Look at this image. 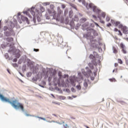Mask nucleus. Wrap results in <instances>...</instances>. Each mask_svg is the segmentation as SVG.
<instances>
[{
    "instance_id": "obj_16",
    "label": "nucleus",
    "mask_w": 128,
    "mask_h": 128,
    "mask_svg": "<svg viewBox=\"0 0 128 128\" xmlns=\"http://www.w3.org/2000/svg\"><path fill=\"white\" fill-rule=\"evenodd\" d=\"M92 63L94 66H97V62H96L95 60H92Z\"/></svg>"
},
{
    "instance_id": "obj_47",
    "label": "nucleus",
    "mask_w": 128,
    "mask_h": 128,
    "mask_svg": "<svg viewBox=\"0 0 128 128\" xmlns=\"http://www.w3.org/2000/svg\"><path fill=\"white\" fill-rule=\"evenodd\" d=\"M26 116H31V115L28 114H26Z\"/></svg>"
},
{
    "instance_id": "obj_48",
    "label": "nucleus",
    "mask_w": 128,
    "mask_h": 128,
    "mask_svg": "<svg viewBox=\"0 0 128 128\" xmlns=\"http://www.w3.org/2000/svg\"><path fill=\"white\" fill-rule=\"evenodd\" d=\"M7 71H8V72L10 74V70H9L8 69L7 70Z\"/></svg>"
},
{
    "instance_id": "obj_4",
    "label": "nucleus",
    "mask_w": 128,
    "mask_h": 128,
    "mask_svg": "<svg viewBox=\"0 0 128 128\" xmlns=\"http://www.w3.org/2000/svg\"><path fill=\"white\" fill-rule=\"evenodd\" d=\"M119 28L122 30L123 33L124 34H128V28H127L126 26L120 25Z\"/></svg>"
},
{
    "instance_id": "obj_57",
    "label": "nucleus",
    "mask_w": 128,
    "mask_h": 128,
    "mask_svg": "<svg viewBox=\"0 0 128 128\" xmlns=\"http://www.w3.org/2000/svg\"><path fill=\"white\" fill-rule=\"evenodd\" d=\"M86 128H90V127L88 126H86Z\"/></svg>"
},
{
    "instance_id": "obj_35",
    "label": "nucleus",
    "mask_w": 128,
    "mask_h": 128,
    "mask_svg": "<svg viewBox=\"0 0 128 128\" xmlns=\"http://www.w3.org/2000/svg\"><path fill=\"white\" fill-rule=\"evenodd\" d=\"M63 78H68V75H64L63 76Z\"/></svg>"
},
{
    "instance_id": "obj_34",
    "label": "nucleus",
    "mask_w": 128,
    "mask_h": 128,
    "mask_svg": "<svg viewBox=\"0 0 128 128\" xmlns=\"http://www.w3.org/2000/svg\"><path fill=\"white\" fill-rule=\"evenodd\" d=\"M120 104H122V105H124L126 104V102H122V101H120Z\"/></svg>"
},
{
    "instance_id": "obj_13",
    "label": "nucleus",
    "mask_w": 128,
    "mask_h": 128,
    "mask_svg": "<svg viewBox=\"0 0 128 128\" xmlns=\"http://www.w3.org/2000/svg\"><path fill=\"white\" fill-rule=\"evenodd\" d=\"M114 32H119V34H118V35H120V36H122V33L121 31L118 30V29H117L116 28H114Z\"/></svg>"
},
{
    "instance_id": "obj_53",
    "label": "nucleus",
    "mask_w": 128,
    "mask_h": 128,
    "mask_svg": "<svg viewBox=\"0 0 128 128\" xmlns=\"http://www.w3.org/2000/svg\"><path fill=\"white\" fill-rule=\"evenodd\" d=\"M72 119H74V120L76 119V118H74V117H72Z\"/></svg>"
},
{
    "instance_id": "obj_62",
    "label": "nucleus",
    "mask_w": 128,
    "mask_h": 128,
    "mask_svg": "<svg viewBox=\"0 0 128 128\" xmlns=\"http://www.w3.org/2000/svg\"><path fill=\"white\" fill-rule=\"evenodd\" d=\"M62 85H64V84H63Z\"/></svg>"
},
{
    "instance_id": "obj_37",
    "label": "nucleus",
    "mask_w": 128,
    "mask_h": 128,
    "mask_svg": "<svg viewBox=\"0 0 128 128\" xmlns=\"http://www.w3.org/2000/svg\"><path fill=\"white\" fill-rule=\"evenodd\" d=\"M106 20L109 22L110 20V18L109 17L106 18Z\"/></svg>"
},
{
    "instance_id": "obj_61",
    "label": "nucleus",
    "mask_w": 128,
    "mask_h": 128,
    "mask_svg": "<svg viewBox=\"0 0 128 128\" xmlns=\"http://www.w3.org/2000/svg\"><path fill=\"white\" fill-rule=\"evenodd\" d=\"M126 0L128 1V0Z\"/></svg>"
},
{
    "instance_id": "obj_21",
    "label": "nucleus",
    "mask_w": 128,
    "mask_h": 128,
    "mask_svg": "<svg viewBox=\"0 0 128 128\" xmlns=\"http://www.w3.org/2000/svg\"><path fill=\"white\" fill-rule=\"evenodd\" d=\"M89 58L92 60H94V56L92 54H90L89 56Z\"/></svg>"
},
{
    "instance_id": "obj_46",
    "label": "nucleus",
    "mask_w": 128,
    "mask_h": 128,
    "mask_svg": "<svg viewBox=\"0 0 128 128\" xmlns=\"http://www.w3.org/2000/svg\"><path fill=\"white\" fill-rule=\"evenodd\" d=\"M28 12L27 11H26L24 12V14H28Z\"/></svg>"
},
{
    "instance_id": "obj_19",
    "label": "nucleus",
    "mask_w": 128,
    "mask_h": 128,
    "mask_svg": "<svg viewBox=\"0 0 128 128\" xmlns=\"http://www.w3.org/2000/svg\"><path fill=\"white\" fill-rule=\"evenodd\" d=\"M98 18H99V20H100V22L102 24H104V21H102V17H100V16H98Z\"/></svg>"
},
{
    "instance_id": "obj_20",
    "label": "nucleus",
    "mask_w": 128,
    "mask_h": 128,
    "mask_svg": "<svg viewBox=\"0 0 128 128\" xmlns=\"http://www.w3.org/2000/svg\"><path fill=\"white\" fill-rule=\"evenodd\" d=\"M110 82H116V80L115 78H110Z\"/></svg>"
},
{
    "instance_id": "obj_40",
    "label": "nucleus",
    "mask_w": 128,
    "mask_h": 128,
    "mask_svg": "<svg viewBox=\"0 0 128 128\" xmlns=\"http://www.w3.org/2000/svg\"><path fill=\"white\" fill-rule=\"evenodd\" d=\"M14 62H18V59H17L16 58H14Z\"/></svg>"
},
{
    "instance_id": "obj_26",
    "label": "nucleus",
    "mask_w": 128,
    "mask_h": 128,
    "mask_svg": "<svg viewBox=\"0 0 128 128\" xmlns=\"http://www.w3.org/2000/svg\"><path fill=\"white\" fill-rule=\"evenodd\" d=\"M118 62H119V64H122V61L121 59H118Z\"/></svg>"
},
{
    "instance_id": "obj_33",
    "label": "nucleus",
    "mask_w": 128,
    "mask_h": 128,
    "mask_svg": "<svg viewBox=\"0 0 128 128\" xmlns=\"http://www.w3.org/2000/svg\"><path fill=\"white\" fill-rule=\"evenodd\" d=\"M39 49L38 48H34V51L35 52H39Z\"/></svg>"
},
{
    "instance_id": "obj_31",
    "label": "nucleus",
    "mask_w": 128,
    "mask_h": 128,
    "mask_svg": "<svg viewBox=\"0 0 128 128\" xmlns=\"http://www.w3.org/2000/svg\"><path fill=\"white\" fill-rule=\"evenodd\" d=\"M60 100H66V96H60Z\"/></svg>"
},
{
    "instance_id": "obj_7",
    "label": "nucleus",
    "mask_w": 128,
    "mask_h": 128,
    "mask_svg": "<svg viewBox=\"0 0 128 128\" xmlns=\"http://www.w3.org/2000/svg\"><path fill=\"white\" fill-rule=\"evenodd\" d=\"M21 20H22V21L26 22L27 24H30V22L28 21V18L23 16H21Z\"/></svg>"
},
{
    "instance_id": "obj_41",
    "label": "nucleus",
    "mask_w": 128,
    "mask_h": 128,
    "mask_svg": "<svg viewBox=\"0 0 128 128\" xmlns=\"http://www.w3.org/2000/svg\"><path fill=\"white\" fill-rule=\"evenodd\" d=\"M118 66V63H115L114 64V66L117 67Z\"/></svg>"
},
{
    "instance_id": "obj_28",
    "label": "nucleus",
    "mask_w": 128,
    "mask_h": 128,
    "mask_svg": "<svg viewBox=\"0 0 128 128\" xmlns=\"http://www.w3.org/2000/svg\"><path fill=\"white\" fill-rule=\"evenodd\" d=\"M81 20L82 22H86V18H83L81 19Z\"/></svg>"
},
{
    "instance_id": "obj_59",
    "label": "nucleus",
    "mask_w": 128,
    "mask_h": 128,
    "mask_svg": "<svg viewBox=\"0 0 128 128\" xmlns=\"http://www.w3.org/2000/svg\"><path fill=\"white\" fill-rule=\"evenodd\" d=\"M94 78H92V80H94Z\"/></svg>"
},
{
    "instance_id": "obj_24",
    "label": "nucleus",
    "mask_w": 128,
    "mask_h": 128,
    "mask_svg": "<svg viewBox=\"0 0 128 128\" xmlns=\"http://www.w3.org/2000/svg\"><path fill=\"white\" fill-rule=\"evenodd\" d=\"M84 86L86 87V88H88V84L86 82H84Z\"/></svg>"
},
{
    "instance_id": "obj_60",
    "label": "nucleus",
    "mask_w": 128,
    "mask_h": 128,
    "mask_svg": "<svg viewBox=\"0 0 128 128\" xmlns=\"http://www.w3.org/2000/svg\"><path fill=\"white\" fill-rule=\"evenodd\" d=\"M40 86H41V87H43L42 86H40Z\"/></svg>"
},
{
    "instance_id": "obj_30",
    "label": "nucleus",
    "mask_w": 128,
    "mask_h": 128,
    "mask_svg": "<svg viewBox=\"0 0 128 128\" xmlns=\"http://www.w3.org/2000/svg\"><path fill=\"white\" fill-rule=\"evenodd\" d=\"M50 4V3L48 2L44 3V6H49Z\"/></svg>"
},
{
    "instance_id": "obj_18",
    "label": "nucleus",
    "mask_w": 128,
    "mask_h": 128,
    "mask_svg": "<svg viewBox=\"0 0 128 128\" xmlns=\"http://www.w3.org/2000/svg\"><path fill=\"white\" fill-rule=\"evenodd\" d=\"M20 54L19 53H17L16 55H15V57H16L17 58H20Z\"/></svg>"
},
{
    "instance_id": "obj_5",
    "label": "nucleus",
    "mask_w": 128,
    "mask_h": 128,
    "mask_svg": "<svg viewBox=\"0 0 128 128\" xmlns=\"http://www.w3.org/2000/svg\"><path fill=\"white\" fill-rule=\"evenodd\" d=\"M120 48L122 49V53L124 54H126L127 52H126V46H124V45L122 43L120 44Z\"/></svg>"
},
{
    "instance_id": "obj_38",
    "label": "nucleus",
    "mask_w": 128,
    "mask_h": 128,
    "mask_svg": "<svg viewBox=\"0 0 128 128\" xmlns=\"http://www.w3.org/2000/svg\"><path fill=\"white\" fill-rule=\"evenodd\" d=\"M5 58H8V54H5Z\"/></svg>"
},
{
    "instance_id": "obj_12",
    "label": "nucleus",
    "mask_w": 128,
    "mask_h": 128,
    "mask_svg": "<svg viewBox=\"0 0 128 128\" xmlns=\"http://www.w3.org/2000/svg\"><path fill=\"white\" fill-rule=\"evenodd\" d=\"M4 34L6 36H12L10 32H4Z\"/></svg>"
},
{
    "instance_id": "obj_45",
    "label": "nucleus",
    "mask_w": 128,
    "mask_h": 128,
    "mask_svg": "<svg viewBox=\"0 0 128 128\" xmlns=\"http://www.w3.org/2000/svg\"><path fill=\"white\" fill-rule=\"evenodd\" d=\"M14 50H12L11 49H10L9 50H8V52H13Z\"/></svg>"
},
{
    "instance_id": "obj_2",
    "label": "nucleus",
    "mask_w": 128,
    "mask_h": 128,
    "mask_svg": "<svg viewBox=\"0 0 128 128\" xmlns=\"http://www.w3.org/2000/svg\"><path fill=\"white\" fill-rule=\"evenodd\" d=\"M47 10L45 15L46 20H50L51 17H52V20H59L58 16L56 17V11L54 9H48Z\"/></svg>"
},
{
    "instance_id": "obj_22",
    "label": "nucleus",
    "mask_w": 128,
    "mask_h": 128,
    "mask_svg": "<svg viewBox=\"0 0 128 128\" xmlns=\"http://www.w3.org/2000/svg\"><path fill=\"white\" fill-rule=\"evenodd\" d=\"M88 66L90 68H91L92 69L94 68V66H92V64L91 63H89L88 64Z\"/></svg>"
},
{
    "instance_id": "obj_39",
    "label": "nucleus",
    "mask_w": 128,
    "mask_h": 128,
    "mask_svg": "<svg viewBox=\"0 0 128 128\" xmlns=\"http://www.w3.org/2000/svg\"><path fill=\"white\" fill-rule=\"evenodd\" d=\"M64 128H68V126L66 124H64Z\"/></svg>"
},
{
    "instance_id": "obj_42",
    "label": "nucleus",
    "mask_w": 128,
    "mask_h": 128,
    "mask_svg": "<svg viewBox=\"0 0 128 128\" xmlns=\"http://www.w3.org/2000/svg\"><path fill=\"white\" fill-rule=\"evenodd\" d=\"M38 118H40L41 120H45V118H42V117H38Z\"/></svg>"
},
{
    "instance_id": "obj_29",
    "label": "nucleus",
    "mask_w": 128,
    "mask_h": 128,
    "mask_svg": "<svg viewBox=\"0 0 128 128\" xmlns=\"http://www.w3.org/2000/svg\"><path fill=\"white\" fill-rule=\"evenodd\" d=\"M7 30H8V27H7L6 26H4V28H3V30L6 31Z\"/></svg>"
},
{
    "instance_id": "obj_10",
    "label": "nucleus",
    "mask_w": 128,
    "mask_h": 128,
    "mask_svg": "<svg viewBox=\"0 0 128 128\" xmlns=\"http://www.w3.org/2000/svg\"><path fill=\"white\" fill-rule=\"evenodd\" d=\"M112 24H115V26H118V28H120V25L122 26V24H120V22H115L114 20H112Z\"/></svg>"
},
{
    "instance_id": "obj_14",
    "label": "nucleus",
    "mask_w": 128,
    "mask_h": 128,
    "mask_svg": "<svg viewBox=\"0 0 128 128\" xmlns=\"http://www.w3.org/2000/svg\"><path fill=\"white\" fill-rule=\"evenodd\" d=\"M44 10H44V7L41 6L40 8V12H38L40 14V12H44Z\"/></svg>"
},
{
    "instance_id": "obj_56",
    "label": "nucleus",
    "mask_w": 128,
    "mask_h": 128,
    "mask_svg": "<svg viewBox=\"0 0 128 128\" xmlns=\"http://www.w3.org/2000/svg\"><path fill=\"white\" fill-rule=\"evenodd\" d=\"M89 72H90V73H92V72L90 70H89Z\"/></svg>"
},
{
    "instance_id": "obj_32",
    "label": "nucleus",
    "mask_w": 128,
    "mask_h": 128,
    "mask_svg": "<svg viewBox=\"0 0 128 128\" xmlns=\"http://www.w3.org/2000/svg\"><path fill=\"white\" fill-rule=\"evenodd\" d=\"M71 90H72V92H76V90H75L74 88H71Z\"/></svg>"
},
{
    "instance_id": "obj_50",
    "label": "nucleus",
    "mask_w": 128,
    "mask_h": 128,
    "mask_svg": "<svg viewBox=\"0 0 128 128\" xmlns=\"http://www.w3.org/2000/svg\"><path fill=\"white\" fill-rule=\"evenodd\" d=\"M62 14V11L60 10V14Z\"/></svg>"
},
{
    "instance_id": "obj_1",
    "label": "nucleus",
    "mask_w": 128,
    "mask_h": 128,
    "mask_svg": "<svg viewBox=\"0 0 128 128\" xmlns=\"http://www.w3.org/2000/svg\"><path fill=\"white\" fill-rule=\"evenodd\" d=\"M0 100H2V102H8L9 104H11L12 108H14L15 109L20 108L22 111H24V108L23 104H22L20 102H18V100H15L11 102L8 98L4 97L2 94H0Z\"/></svg>"
},
{
    "instance_id": "obj_27",
    "label": "nucleus",
    "mask_w": 128,
    "mask_h": 128,
    "mask_svg": "<svg viewBox=\"0 0 128 128\" xmlns=\"http://www.w3.org/2000/svg\"><path fill=\"white\" fill-rule=\"evenodd\" d=\"M12 66H14V68H18V64H12Z\"/></svg>"
},
{
    "instance_id": "obj_8",
    "label": "nucleus",
    "mask_w": 128,
    "mask_h": 128,
    "mask_svg": "<svg viewBox=\"0 0 128 128\" xmlns=\"http://www.w3.org/2000/svg\"><path fill=\"white\" fill-rule=\"evenodd\" d=\"M70 80L72 86H76V83H74L76 82V80H74V78H70Z\"/></svg>"
},
{
    "instance_id": "obj_55",
    "label": "nucleus",
    "mask_w": 128,
    "mask_h": 128,
    "mask_svg": "<svg viewBox=\"0 0 128 128\" xmlns=\"http://www.w3.org/2000/svg\"><path fill=\"white\" fill-rule=\"evenodd\" d=\"M95 24H96V26H98L97 23H95Z\"/></svg>"
},
{
    "instance_id": "obj_49",
    "label": "nucleus",
    "mask_w": 128,
    "mask_h": 128,
    "mask_svg": "<svg viewBox=\"0 0 128 128\" xmlns=\"http://www.w3.org/2000/svg\"><path fill=\"white\" fill-rule=\"evenodd\" d=\"M72 97L74 98H76V96H72Z\"/></svg>"
},
{
    "instance_id": "obj_15",
    "label": "nucleus",
    "mask_w": 128,
    "mask_h": 128,
    "mask_svg": "<svg viewBox=\"0 0 128 128\" xmlns=\"http://www.w3.org/2000/svg\"><path fill=\"white\" fill-rule=\"evenodd\" d=\"M79 78L81 80H83L82 74L80 72L78 73Z\"/></svg>"
},
{
    "instance_id": "obj_52",
    "label": "nucleus",
    "mask_w": 128,
    "mask_h": 128,
    "mask_svg": "<svg viewBox=\"0 0 128 128\" xmlns=\"http://www.w3.org/2000/svg\"><path fill=\"white\" fill-rule=\"evenodd\" d=\"M69 98H70V99H71V100H72V97H70V96H69Z\"/></svg>"
},
{
    "instance_id": "obj_51",
    "label": "nucleus",
    "mask_w": 128,
    "mask_h": 128,
    "mask_svg": "<svg viewBox=\"0 0 128 128\" xmlns=\"http://www.w3.org/2000/svg\"><path fill=\"white\" fill-rule=\"evenodd\" d=\"M34 22H36V20L34 19Z\"/></svg>"
},
{
    "instance_id": "obj_11",
    "label": "nucleus",
    "mask_w": 128,
    "mask_h": 128,
    "mask_svg": "<svg viewBox=\"0 0 128 128\" xmlns=\"http://www.w3.org/2000/svg\"><path fill=\"white\" fill-rule=\"evenodd\" d=\"M10 44V43H7V42H4L2 44V48H4L6 46H8Z\"/></svg>"
},
{
    "instance_id": "obj_17",
    "label": "nucleus",
    "mask_w": 128,
    "mask_h": 128,
    "mask_svg": "<svg viewBox=\"0 0 128 128\" xmlns=\"http://www.w3.org/2000/svg\"><path fill=\"white\" fill-rule=\"evenodd\" d=\"M113 52H114V54H116L117 52H118V50H116V48H115L114 47H113Z\"/></svg>"
},
{
    "instance_id": "obj_6",
    "label": "nucleus",
    "mask_w": 128,
    "mask_h": 128,
    "mask_svg": "<svg viewBox=\"0 0 128 128\" xmlns=\"http://www.w3.org/2000/svg\"><path fill=\"white\" fill-rule=\"evenodd\" d=\"M89 7L90 8H93V12H97L98 11V12H100V10H98V9L96 8L95 6H93V4H89Z\"/></svg>"
},
{
    "instance_id": "obj_58",
    "label": "nucleus",
    "mask_w": 128,
    "mask_h": 128,
    "mask_svg": "<svg viewBox=\"0 0 128 128\" xmlns=\"http://www.w3.org/2000/svg\"><path fill=\"white\" fill-rule=\"evenodd\" d=\"M114 71H115V70H114L113 71H112V72H114Z\"/></svg>"
},
{
    "instance_id": "obj_36",
    "label": "nucleus",
    "mask_w": 128,
    "mask_h": 128,
    "mask_svg": "<svg viewBox=\"0 0 128 128\" xmlns=\"http://www.w3.org/2000/svg\"><path fill=\"white\" fill-rule=\"evenodd\" d=\"M66 6L65 4H62V8H66Z\"/></svg>"
},
{
    "instance_id": "obj_43",
    "label": "nucleus",
    "mask_w": 128,
    "mask_h": 128,
    "mask_svg": "<svg viewBox=\"0 0 128 128\" xmlns=\"http://www.w3.org/2000/svg\"><path fill=\"white\" fill-rule=\"evenodd\" d=\"M92 16H93V18H95V19L97 18V16L94 15H92Z\"/></svg>"
},
{
    "instance_id": "obj_25",
    "label": "nucleus",
    "mask_w": 128,
    "mask_h": 128,
    "mask_svg": "<svg viewBox=\"0 0 128 128\" xmlns=\"http://www.w3.org/2000/svg\"><path fill=\"white\" fill-rule=\"evenodd\" d=\"M101 16H102V17L104 18H105V16H106V14H105V13H104V12L102 13Z\"/></svg>"
},
{
    "instance_id": "obj_9",
    "label": "nucleus",
    "mask_w": 128,
    "mask_h": 128,
    "mask_svg": "<svg viewBox=\"0 0 128 128\" xmlns=\"http://www.w3.org/2000/svg\"><path fill=\"white\" fill-rule=\"evenodd\" d=\"M8 42H14V38L12 37L7 38L6 39Z\"/></svg>"
},
{
    "instance_id": "obj_44",
    "label": "nucleus",
    "mask_w": 128,
    "mask_h": 128,
    "mask_svg": "<svg viewBox=\"0 0 128 128\" xmlns=\"http://www.w3.org/2000/svg\"><path fill=\"white\" fill-rule=\"evenodd\" d=\"M107 26H112V24H110V23H109V24H107Z\"/></svg>"
},
{
    "instance_id": "obj_54",
    "label": "nucleus",
    "mask_w": 128,
    "mask_h": 128,
    "mask_svg": "<svg viewBox=\"0 0 128 128\" xmlns=\"http://www.w3.org/2000/svg\"><path fill=\"white\" fill-rule=\"evenodd\" d=\"M51 96H52L53 97H54V94H51Z\"/></svg>"
},
{
    "instance_id": "obj_23",
    "label": "nucleus",
    "mask_w": 128,
    "mask_h": 128,
    "mask_svg": "<svg viewBox=\"0 0 128 128\" xmlns=\"http://www.w3.org/2000/svg\"><path fill=\"white\" fill-rule=\"evenodd\" d=\"M76 88L78 90H80L82 88L80 85H77Z\"/></svg>"
},
{
    "instance_id": "obj_3",
    "label": "nucleus",
    "mask_w": 128,
    "mask_h": 128,
    "mask_svg": "<svg viewBox=\"0 0 128 128\" xmlns=\"http://www.w3.org/2000/svg\"><path fill=\"white\" fill-rule=\"evenodd\" d=\"M30 14H32L34 17H37L38 22H40V18L38 16L40 15L39 10L36 9L35 8L32 7L30 9Z\"/></svg>"
}]
</instances>
